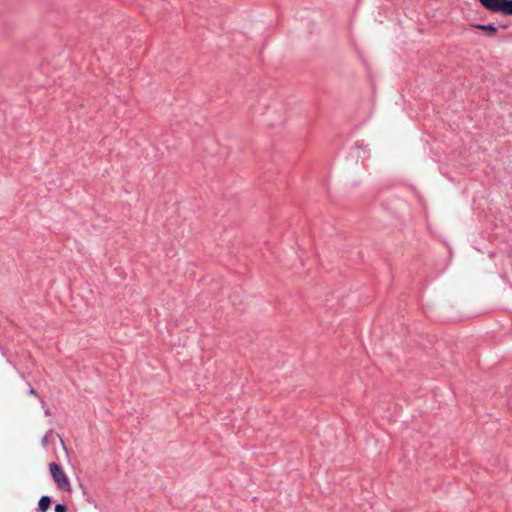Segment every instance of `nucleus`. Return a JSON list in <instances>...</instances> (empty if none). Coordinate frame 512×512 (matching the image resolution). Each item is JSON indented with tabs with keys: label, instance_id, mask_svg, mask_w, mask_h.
Listing matches in <instances>:
<instances>
[{
	"label": "nucleus",
	"instance_id": "1",
	"mask_svg": "<svg viewBox=\"0 0 512 512\" xmlns=\"http://www.w3.org/2000/svg\"><path fill=\"white\" fill-rule=\"evenodd\" d=\"M49 471L56 487L60 491L67 493L72 492V485L70 479L59 464L55 462L50 463Z\"/></svg>",
	"mask_w": 512,
	"mask_h": 512
},
{
	"label": "nucleus",
	"instance_id": "2",
	"mask_svg": "<svg viewBox=\"0 0 512 512\" xmlns=\"http://www.w3.org/2000/svg\"><path fill=\"white\" fill-rule=\"evenodd\" d=\"M479 2L489 11L512 15V0H479Z\"/></svg>",
	"mask_w": 512,
	"mask_h": 512
},
{
	"label": "nucleus",
	"instance_id": "3",
	"mask_svg": "<svg viewBox=\"0 0 512 512\" xmlns=\"http://www.w3.org/2000/svg\"><path fill=\"white\" fill-rule=\"evenodd\" d=\"M473 27L485 32L488 36L493 37L497 33V27L494 25L488 24V25H482V24H475Z\"/></svg>",
	"mask_w": 512,
	"mask_h": 512
},
{
	"label": "nucleus",
	"instance_id": "4",
	"mask_svg": "<svg viewBox=\"0 0 512 512\" xmlns=\"http://www.w3.org/2000/svg\"><path fill=\"white\" fill-rule=\"evenodd\" d=\"M51 504V499L48 496H42L39 500L38 507L40 512H46Z\"/></svg>",
	"mask_w": 512,
	"mask_h": 512
},
{
	"label": "nucleus",
	"instance_id": "5",
	"mask_svg": "<svg viewBox=\"0 0 512 512\" xmlns=\"http://www.w3.org/2000/svg\"><path fill=\"white\" fill-rule=\"evenodd\" d=\"M55 512H67V507L63 504H57L55 506Z\"/></svg>",
	"mask_w": 512,
	"mask_h": 512
}]
</instances>
